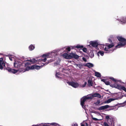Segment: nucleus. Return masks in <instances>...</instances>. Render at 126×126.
<instances>
[{
    "instance_id": "c03bdc74",
    "label": "nucleus",
    "mask_w": 126,
    "mask_h": 126,
    "mask_svg": "<svg viewBox=\"0 0 126 126\" xmlns=\"http://www.w3.org/2000/svg\"><path fill=\"white\" fill-rule=\"evenodd\" d=\"M106 80V79H102L101 80V81L104 82V83H105Z\"/></svg>"
},
{
    "instance_id": "8fccbe9b",
    "label": "nucleus",
    "mask_w": 126,
    "mask_h": 126,
    "mask_svg": "<svg viewBox=\"0 0 126 126\" xmlns=\"http://www.w3.org/2000/svg\"><path fill=\"white\" fill-rule=\"evenodd\" d=\"M42 126H47V125H43Z\"/></svg>"
},
{
    "instance_id": "f257e3e1",
    "label": "nucleus",
    "mask_w": 126,
    "mask_h": 126,
    "mask_svg": "<svg viewBox=\"0 0 126 126\" xmlns=\"http://www.w3.org/2000/svg\"><path fill=\"white\" fill-rule=\"evenodd\" d=\"M117 38L120 42H119L118 45L115 47L116 48H117L119 46H124L126 45V39L122 36H117Z\"/></svg>"
},
{
    "instance_id": "a19ab883",
    "label": "nucleus",
    "mask_w": 126,
    "mask_h": 126,
    "mask_svg": "<svg viewBox=\"0 0 126 126\" xmlns=\"http://www.w3.org/2000/svg\"><path fill=\"white\" fill-rule=\"evenodd\" d=\"M82 59L85 62H86L87 61L86 60V58L85 57H83Z\"/></svg>"
},
{
    "instance_id": "4c0bfd02",
    "label": "nucleus",
    "mask_w": 126,
    "mask_h": 126,
    "mask_svg": "<svg viewBox=\"0 0 126 126\" xmlns=\"http://www.w3.org/2000/svg\"><path fill=\"white\" fill-rule=\"evenodd\" d=\"M72 126H78V125L77 123H74L72 124Z\"/></svg>"
},
{
    "instance_id": "79ce46f5",
    "label": "nucleus",
    "mask_w": 126,
    "mask_h": 126,
    "mask_svg": "<svg viewBox=\"0 0 126 126\" xmlns=\"http://www.w3.org/2000/svg\"><path fill=\"white\" fill-rule=\"evenodd\" d=\"M59 73H57L56 74V76L58 78H59V77L58 75H59Z\"/></svg>"
},
{
    "instance_id": "423d86ee",
    "label": "nucleus",
    "mask_w": 126,
    "mask_h": 126,
    "mask_svg": "<svg viewBox=\"0 0 126 126\" xmlns=\"http://www.w3.org/2000/svg\"><path fill=\"white\" fill-rule=\"evenodd\" d=\"M67 83L69 85L75 88L79 86V84L73 81H69L67 82Z\"/></svg>"
},
{
    "instance_id": "f3484780",
    "label": "nucleus",
    "mask_w": 126,
    "mask_h": 126,
    "mask_svg": "<svg viewBox=\"0 0 126 126\" xmlns=\"http://www.w3.org/2000/svg\"><path fill=\"white\" fill-rule=\"evenodd\" d=\"M118 20L119 21H121L122 23H126V17H123L121 19H118Z\"/></svg>"
},
{
    "instance_id": "f704fd0d",
    "label": "nucleus",
    "mask_w": 126,
    "mask_h": 126,
    "mask_svg": "<svg viewBox=\"0 0 126 126\" xmlns=\"http://www.w3.org/2000/svg\"><path fill=\"white\" fill-rule=\"evenodd\" d=\"M103 125L104 126H109L108 123L105 122L104 123Z\"/></svg>"
},
{
    "instance_id": "20e7f679",
    "label": "nucleus",
    "mask_w": 126,
    "mask_h": 126,
    "mask_svg": "<svg viewBox=\"0 0 126 126\" xmlns=\"http://www.w3.org/2000/svg\"><path fill=\"white\" fill-rule=\"evenodd\" d=\"M92 97L91 96L88 97H84L81 99L80 104L82 107L83 108L84 102L87 99H92Z\"/></svg>"
},
{
    "instance_id": "9d476101",
    "label": "nucleus",
    "mask_w": 126,
    "mask_h": 126,
    "mask_svg": "<svg viewBox=\"0 0 126 126\" xmlns=\"http://www.w3.org/2000/svg\"><path fill=\"white\" fill-rule=\"evenodd\" d=\"M90 44L94 47H97L98 45V43L96 41H91L90 42Z\"/></svg>"
},
{
    "instance_id": "7c9ffc66",
    "label": "nucleus",
    "mask_w": 126,
    "mask_h": 126,
    "mask_svg": "<svg viewBox=\"0 0 126 126\" xmlns=\"http://www.w3.org/2000/svg\"><path fill=\"white\" fill-rule=\"evenodd\" d=\"M29 61L32 63H34L36 62L35 60L34 59H33L32 60H30Z\"/></svg>"
},
{
    "instance_id": "473e14b6",
    "label": "nucleus",
    "mask_w": 126,
    "mask_h": 126,
    "mask_svg": "<svg viewBox=\"0 0 126 126\" xmlns=\"http://www.w3.org/2000/svg\"><path fill=\"white\" fill-rule=\"evenodd\" d=\"M82 48H83L82 49L83 51L84 52H86L87 51V48L83 47Z\"/></svg>"
},
{
    "instance_id": "f03ea898",
    "label": "nucleus",
    "mask_w": 126,
    "mask_h": 126,
    "mask_svg": "<svg viewBox=\"0 0 126 126\" xmlns=\"http://www.w3.org/2000/svg\"><path fill=\"white\" fill-rule=\"evenodd\" d=\"M110 86L112 87H115L120 90H123L126 92V88L124 86H121L120 84H111Z\"/></svg>"
},
{
    "instance_id": "a878e982",
    "label": "nucleus",
    "mask_w": 126,
    "mask_h": 126,
    "mask_svg": "<svg viewBox=\"0 0 126 126\" xmlns=\"http://www.w3.org/2000/svg\"><path fill=\"white\" fill-rule=\"evenodd\" d=\"M89 55L90 58H92L94 56V53L93 52H91L89 53Z\"/></svg>"
},
{
    "instance_id": "c756f323",
    "label": "nucleus",
    "mask_w": 126,
    "mask_h": 126,
    "mask_svg": "<svg viewBox=\"0 0 126 126\" xmlns=\"http://www.w3.org/2000/svg\"><path fill=\"white\" fill-rule=\"evenodd\" d=\"M76 65L77 66L79 67L80 69H81L82 68L83 66L82 64H76Z\"/></svg>"
},
{
    "instance_id": "393cba45",
    "label": "nucleus",
    "mask_w": 126,
    "mask_h": 126,
    "mask_svg": "<svg viewBox=\"0 0 126 126\" xmlns=\"http://www.w3.org/2000/svg\"><path fill=\"white\" fill-rule=\"evenodd\" d=\"M95 76L99 77H101V75L100 73L99 72H95Z\"/></svg>"
},
{
    "instance_id": "b1692460",
    "label": "nucleus",
    "mask_w": 126,
    "mask_h": 126,
    "mask_svg": "<svg viewBox=\"0 0 126 126\" xmlns=\"http://www.w3.org/2000/svg\"><path fill=\"white\" fill-rule=\"evenodd\" d=\"M88 85L89 86H92L93 85V82L91 80H88Z\"/></svg>"
},
{
    "instance_id": "09e8293b",
    "label": "nucleus",
    "mask_w": 126,
    "mask_h": 126,
    "mask_svg": "<svg viewBox=\"0 0 126 126\" xmlns=\"http://www.w3.org/2000/svg\"><path fill=\"white\" fill-rule=\"evenodd\" d=\"M114 109V108H112L111 109H109V110H113Z\"/></svg>"
},
{
    "instance_id": "c85d7f7f",
    "label": "nucleus",
    "mask_w": 126,
    "mask_h": 126,
    "mask_svg": "<svg viewBox=\"0 0 126 126\" xmlns=\"http://www.w3.org/2000/svg\"><path fill=\"white\" fill-rule=\"evenodd\" d=\"M100 102V99L98 100L97 101L94 103V104L96 105L99 104Z\"/></svg>"
},
{
    "instance_id": "6e6552de",
    "label": "nucleus",
    "mask_w": 126,
    "mask_h": 126,
    "mask_svg": "<svg viewBox=\"0 0 126 126\" xmlns=\"http://www.w3.org/2000/svg\"><path fill=\"white\" fill-rule=\"evenodd\" d=\"M6 69L10 73H12L14 74H15L18 71V70H16L14 69H11L10 68L8 67L6 68Z\"/></svg>"
},
{
    "instance_id": "2f4dec72",
    "label": "nucleus",
    "mask_w": 126,
    "mask_h": 126,
    "mask_svg": "<svg viewBox=\"0 0 126 126\" xmlns=\"http://www.w3.org/2000/svg\"><path fill=\"white\" fill-rule=\"evenodd\" d=\"M105 83L107 85H110L111 84H110V82L109 81H107L106 80V81Z\"/></svg>"
},
{
    "instance_id": "6ab92c4d",
    "label": "nucleus",
    "mask_w": 126,
    "mask_h": 126,
    "mask_svg": "<svg viewBox=\"0 0 126 126\" xmlns=\"http://www.w3.org/2000/svg\"><path fill=\"white\" fill-rule=\"evenodd\" d=\"M115 100V99L113 98H110L108 99L107 101H106L101 104L102 105L103 104L108 103L110 102L111 101Z\"/></svg>"
},
{
    "instance_id": "7ed1b4c3",
    "label": "nucleus",
    "mask_w": 126,
    "mask_h": 126,
    "mask_svg": "<svg viewBox=\"0 0 126 126\" xmlns=\"http://www.w3.org/2000/svg\"><path fill=\"white\" fill-rule=\"evenodd\" d=\"M105 118L107 120L108 123L111 126H114V122L113 118H110L109 115H107L105 116Z\"/></svg>"
},
{
    "instance_id": "39448f33",
    "label": "nucleus",
    "mask_w": 126,
    "mask_h": 126,
    "mask_svg": "<svg viewBox=\"0 0 126 126\" xmlns=\"http://www.w3.org/2000/svg\"><path fill=\"white\" fill-rule=\"evenodd\" d=\"M14 65L16 68H19L22 65V63L19 61H15L14 63Z\"/></svg>"
},
{
    "instance_id": "dca6fc26",
    "label": "nucleus",
    "mask_w": 126,
    "mask_h": 126,
    "mask_svg": "<svg viewBox=\"0 0 126 126\" xmlns=\"http://www.w3.org/2000/svg\"><path fill=\"white\" fill-rule=\"evenodd\" d=\"M31 66H27L26 67L25 69H25H21V70H19L21 72H24L25 71H28L29 70L32 69Z\"/></svg>"
},
{
    "instance_id": "1a4fd4ad",
    "label": "nucleus",
    "mask_w": 126,
    "mask_h": 126,
    "mask_svg": "<svg viewBox=\"0 0 126 126\" xmlns=\"http://www.w3.org/2000/svg\"><path fill=\"white\" fill-rule=\"evenodd\" d=\"M5 63L3 61V59L0 58V69L2 70L3 68V66H5Z\"/></svg>"
},
{
    "instance_id": "aec40b11",
    "label": "nucleus",
    "mask_w": 126,
    "mask_h": 126,
    "mask_svg": "<svg viewBox=\"0 0 126 126\" xmlns=\"http://www.w3.org/2000/svg\"><path fill=\"white\" fill-rule=\"evenodd\" d=\"M92 97H96L99 98H100L101 97L100 95L98 93H95L91 95Z\"/></svg>"
},
{
    "instance_id": "0eeeda50",
    "label": "nucleus",
    "mask_w": 126,
    "mask_h": 126,
    "mask_svg": "<svg viewBox=\"0 0 126 126\" xmlns=\"http://www.w3.org/2000/svg\"><path fill=\"white\" fill-rule=\"evenodd\" d=\"M43 65H42L41 66H39L37 65H33L31 66V68H32V69H36L38 70L41 67L43 66L44 65H47V63H43Z\"/></svg>"
},
{
    "instance_id": "5701e85b",
    "label": "nucleus",
    "mask_w": 126,
    "mask_h": 126,
    "mask_svg": "<svg viewBox=\"0 0 126 126\" xmlns=\"http://www.w3.org/2000/svg\"><path fill=\"white\" fill-rule=\"evenodd\" d=\"M114 45L113 43H112L110 44H109L106 45V47H108L110 49L113 47L114 46Z\"/></svg>"
},
{
    "instance_id": "9b49d317",
    "label": "nucleus",
    "mask_w": 126,
    "mask_h": 126,
    "mask_svg": "<svg viewBox=\"0 0 126 126\" xmlns=\"http://www.w3.org/2000/svg\"><path fill=\"white\" fill-rule=\"evenodd\" d=\"M113 107V106H109V105H107L103 106H101L100 107H99L98 108V110H104L105 109H107L110 107Z\"/></svg>"
},
{
    "instance_id": "4468645a",
    "label": "nucleus",
    "mask_w": 126,
    "mask_h": 126,
    "mask_svg": "<svg viewBox=\"0 0 126 126\" xmlns=\"http://www.w3.org/2000/svg\"><path fill=\"white\" fill-rule=\"evenodd\" d=\"M63 57L65 59H71V53L70 55L67 53H64L63 54Z\"/></svg>"
},
{
    "instance_id": "cd10ccee",
    "label": "nucleus",
    "mask_w": 126,
    "mask_h": 126,
    "mask_svg": "<svg viewBox=\"0 0 126 126\" xmlns=\"http://www.w3.org/2000/svg\"><path fill=\"white\" fill-rule=\"evenodd\" d=\"M109 79L112 80L115 83L116 82V80L113 77H110V78Z\"/></svg>"
},
{
    "instance_id": "a18cd8bd",
    "label": "nucleus",
    "mask_w": 126,
    "mask_h": 126,
    "mask_svg": "<svg viewBox=\"0 0 126 126\" xmlns=\"http://www.w3.org/2000/svg\"><path fill=\"white\" fill-rule=\"evenodd\" d=\"M81 126H85V125L84 124L81 123Z\"/></svg>"
},
{
    "instance_id": "ea45409f",
    "label": "nucleus",
    "mask_w": 126,
    "mask_h": 126,
    "mask_svg": "<svg viewBox=\"0 0 126 126\" xmlns=\"http://www.w3.org/2000/svg\"><path fill=\"white\" fill-rule=\"evenodd\" d=\"M92 119H93V120H95V121H97L99 120V119H97L96 118H95L93 117Z\"/></svg>"
},
{
    "instance_id": "e433bc0d",
    "label": "nucleus",
    "mask_w": 126,
    "mask_h": 126,
    "mask_svg": "<svg viewBox=\"0 0 126 126\" xmlns=\"http://www.w3.org/2000/svg\"><path fill=\"white\" fill-rule=\"evenodd\" d=\"M50 125H54V126H57V124L54 123H51L50 124Z\"/></svg>"
},
{
    "instance_id": "f8f14e48",
    "label": "nucleus",
    "mask_w": 126,
    "mask_h": 126,
    "mask_svg": "<svg viewBox=\"0 0 126 126\" xmlns=\"http://www.w3.org/2000/svg\"><path fill=\"white\" fill-rule=\"evenodd\" d=\"M109 48L108 47H106V46L104 49L105 51H106V53H111L113 51L114 49L110 50Z\"/></svg>"
},
{
    "instance_id": "72a5a7b5",
    "label": "nucleus",
    "mask_w": 126,
    "mask_h": 126,
    "mask_svg": "<svg viewBox=\"0 0 126 126\" xmlns=\"http://www.w3.org/2000/svg\"><path fill=\"white\" fill-rule=\"evenodd\" d=\"M71 49V47H68L66 48V49L68 51H70Z\"/></svg>"
},
{
    "instance_id": "4be33fe9",
    "label": "nucleus",
    "mask_w": 126,
    "mask_h": 126,
    "mask_svg": "<svg viewBox=\"0 0 126 126\" xmlns=\"http://www.w3.org/2000/svg\"><path fill=\"white\" fill-rule=\"evenodd\" d=\"M35 47L33 45H31L29 47V48L30 51L33 50L35 48Z\"/></svg>"
},
{
    "instance_id": "c9c22d12",
    "label": "nucleus",
    "mask_w": 126,
    "mask_h": 126,
    "mask_svg": "<svg viewBox=\"0 0 126 126\" xmlns=\"http://www.w3.org/2000/svg\"><path fill=\"white\" fill-rule=\"evenodd\" d=\"M31 65V63H29V62H27L25 63V65L26 66H27L28 65Z\"/></svg>"
},
{
    "instance_id": "37998d69",
    "label": "nucleus",
    "mask_w": 126,
    "mask_h": 126,
    "mask_svg": "<svg viewBox=\"0 0 126 126\" xmlns=\"http://www.w3.org/2000/svg\"><path fill=\"white\" fill-rule=\"evenodd\" d=\"M109 42L110 43H112V40L110 39H108Z\"/></svg>"
},
{
    "instance_id": "2eb2a0df",
    "label": "nucleus",
    "mask_w": 126,
    "mask_h": 126,
    "mask_svg": "<svg viewBox=\"0 0 126 126\" xmlns=\"http://www.w3.org/2000/svg\"><path fill=\"white\" fill-rule=\"evenodd\" d=\"M71 58H73L75 59H78L79 56L78 55H77L75 53H74L72 52L71 53Z\"/></svg>"
},
{
    "instance_id": "de8ad7c7",
    "label": "nucleus",
    "mask_w": 126,
    "mask_h": 126,
    "mask_svg": "<svg viewBox=\"0 0 126 126\" xmlns=\"http://www.w3.org/2000/svg\"><path fill=\"white\" fill-rule=\"evenodd\" d=\"M9 59L10 60H11V61H12V58L9 57Z\"/></svg>"
},
{
    "instance_id": "49530a36",
    "label": "nucleus",
    "mask_w": 126,
    "mask_h": 126,
    "mask_svg": "<svg viewBox=\"0 0 126 126\" xmlns=\"http://www.w3.org/2000/svg\"><path fill=\"white\" fill-rule=\"evenodd\" d=\"M88 123H85V126H88Z\"/></svg>"
},
{
    "instance_id": "bb28decb",
    "label": "nucleus",
    "mask_w": 126,
    "mask_h": 126,
    "mask_svg": "<svg viewBox=\"0 0 126 126\" xmlns=\"http://www.w3.org/2000/svg\"><path fill=\"white\" fill-rule=\"evenodd\" d=\"M98 53L99 54L102 56H103L104 55V52L103 51H100L98 52Z\"/></svg>"
},
{
    "instance_id": "ddd939ff",
    "label": "nucleus",
    "mask_w": 126,
    "mask_h": 126,
    "mask_svg": "<svg viewBox=\"0 0 126 126\" xmlns=\"http://www.w3.org/2000/svg\"><path fill=\"white\" fill-rule=\"evenodd\" d=\"M70 47H71V49H74L75 48H76L78 49L80 48L81 49L82 48H83L84 47V46L83 45H78L76 46H70Z\"/></svg>"
},
{
    "instance_id": "412c9836",
    "label": "nucleus",
    "mask_w": 126,
    "mask_h": 126,
    "mask_svg": "<svg viewBox=\"0 0 126 126\" xmlns=\"http://www.w3.org/2000/svg\"><path fill=\"white\" fill-rule=\"evenodd\" d=\"M85 66H87L89 68H90L93 67V64L90 63H88L85 65Z\"/></svg>"
},
{
    "instance_id": "58836bf2",
    "label": "nucleus",
    "mask_w": 126,
    "mask_h": 126,
    "mask_svg": "<svg viewBox=\"0 0 126 126\" xmlns=\"http://www.w3.org/2000/svg\"><path fill=\"white\" fill-rule=\"evenodd\" d=\"M87 84V82H85L84 84H83L82 85V87H84L86 86V85Z\"/></svg>"
},
{
    "instance_id": "a211bd4d",
    "label": "nucleus",
    "mask_w": 126,
    "mask_h": 126,
    "mask_svg": "<svg viewBox=\"0 0 126 126\" xmlns=\"http://www.w3.org/2000/svg\"><path fill=\"white\" fill-rule=\"evenodd\" d=\"M49 56L48 55L44 54L42 55V57L43 58H45L44 59H42L41 61L44 62H45L47 60V58L46 57H48Z\"/></svg>"
}]
</instances>
